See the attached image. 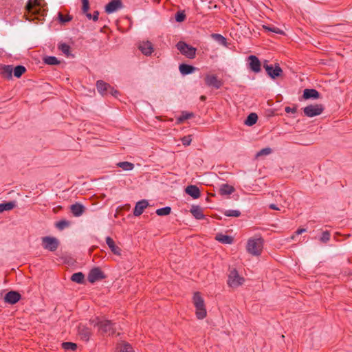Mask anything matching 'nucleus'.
I'll use <instances>...</instances> for the list:
<instances>
[{"label": "nucleus", "instance_id": "nucleus-1", "mask_svg": "<svg viewBox=\"0 0 352 352\" xmlns=\"http://www.w3.org/2000/svg\"><path fill=\"white\" fill-rule=\"evenodd\" d=\"M26 12L25 16L27 20L32 21L34 19H43L45 12L39 8L38 0H29L25 6Z\"/></svg>", "mask_w": 352, "mask_h": 352}, {"label": "nucleus", "instance_id": "nucleus-2", "mask_svg": "<svg viewBox=\"0 0 352 352\" xmlns=\"http://www.w3.org/2000/svg\"><path fill=\"white\" fill-rule=\"evenodd\" d=\"M248 253L253 256H259L263 250V239L261 237H253L248 239L246 245Z\"/></svg>", "mask_w": 352, "mask_h": 352}, {"label": "nucleus", "instance_id": "nucleus-3", "mask_svg": "<svg viewBox=\"0 0 352 352\" xmlns=\"http://www.w3.org/2000/svg\"><path fill=\"white\" fill-rule=\"evenodd\" d=\"M193 303L196 308V316L199 319H203L206 316L204 301L199 292L195 293L193 296Z\"/></svg>", "mask_w": 352, "mask_h": 352}, {"label": "nucleus", "instance_id": "nucleus-4", "mask_svg": "<svg viewBox=\"0 0 352 352\" xmlns=\"http://www.w3.org/2000/svg\"><path fill=\"white\" fill-rule=\"evenodd\" d=\"M177 50L187 58L192 59L196 55V48L186 44L185 42L179 41L177 44Z\"/></svg>", "mask_w": 352, "mask_h": 352}, {"label": "nucleus", "instance_id": "nucleus-5", "mask_svg": "<svg viewBox=\"0 0 352 352\" xmlns=\"http://www.w3.org/2000/svg\"><path fill=\"white\" fill-rule=\"evenodd\" d=\"M96 87L100 94L105 95L109 93L111 95L117 97L118 91L114 88L111 87L109 84L103 80H98L96 82Z\"/></svg>", "mask_w": 352, "mask_h": 352}, {"label": "nucleus", "instance_id": "nucleus-6", "mask_svg": "<svg viewBox=\"0 0 352 352\" xmlns=\"http://www.w3.org/2000/svg\"><path fill=\"white\" fill-rule=\"evenodd\" d=\"M324 110V107L320 104H310L303 109L306 116L311 118L320 115Z\"/></svg>", "mask_w": 352, "mask_h": 352}, {"label": "nucleus", "instance_id": "nucleus-7", "mask_svg": "<svg viewBox=\"0 0 352 352\" xmlns=\"http://www.w3.org/2000/svg\"><path fill=\"white\" fill-rule=\"evenodd\" d=\"M244 282V278L239 276L236 270H232L228 276V284L230 287H236L241 285Z\"/></svg>", "mask_w": 352, "mask_h": 352}, {"label": "nucleus", "instance_id": "nucleus-8", "mask_svg": "<svg viewBox=\"0 0 352 352\" xmlns=\"http://www.w3.org/2000/svg\"><path fill=\"white\" fill-rule=\"evenodd\" d=\"M95 326H98L100 331L102 333H107L109 335H112L115 333V328L113 327V324L111 320H103L98 321Z\"/></svg>", "mask_w": 352, "mask_h": 352}, {"label": "nucleus", "instance_id": "nucleus-9", "mask_svg": "<svg viewBox=\"0 0 352 352\" xmlns=\"http://www.w3.org/2000/svg\"><path fill=\"white\" fill-rule=\"evenodd\" d=\"M42 245L44 249L54 252L58 248V241L54 237L45 236L42 238Z\"/></svg>", "mask_w": 352, "mask_h": 352}, {"label": "nucleus", "instance_id": "nucleus-10", "mask_svg": "<svg viewBox=\"0 0 352 352\" xmlns=\"http://www.w3.org/2000/svg\"><path fill=\"white\" fill-rule=\"evenodd\" d=\"M263 67L269 76L272 79H275L276 78L280 76L283 74V70L278 65H275L274 66L272 65L264 64Z\"/></svg>", "mask_w": 352, "mask_h": 352}, {"label": "nucleus", "instance_id": "nucleus-11", "mask_svg": "<svg viewBox=\"0 0 352 352\" xmlns=\"http://www.w3.org/2000/svg\"><path fill=\"white\" fill-rule=\"evenodd\" d=\"M122 2L121 0H111L105 6V12L107 14L113 13L122 8Z\"/></svg>", "mask_w": 352, "mask_h": 352}, {"label": "nucleus", "instance_id": "nucleus-12", "mask_svg": "<svg viewBox=\"0 0 352 352\" xmlns=\"http://www.w3.org/2000/svg\"><path fill=\"white\" fill-rule=\"evenodd\" d=\"M205 82L208 87H212L215 89H219L222 85L221 80L214 75H206L205 77Z\"/></svg>", "mask_w": 352, "mask_h": 352}, {"label": "nucleus", "instance_id": "nucleus-13", "mask_svg": "<svg viewBox=\"0 0 352 352\" xmlns=\"http://www.w3.org/2000/svg\"><path fill=\"white\" fill-rule=\"evenodd\" d=\"M138 48L145 56H150L153 52V44L148 41L140 42Z\"/></svg>", "mask_w": 352, "mask_h": 352}, {"label": "nucleus", "instance_id": "nucleus-14", "mask_svg": "<svg viewBox=\"0 0 352 352\" xmlns=\"http://www.w3.org/2000/svg\"><path fill=\"white\" fill-rule=\"evenodd\" d=\"M104 278L102 272L98 267L92 269L88 275V280L90 283H94L96 280Z\"/></svg>", "mask_w": 352, "mask_h": 352}, {"label": "nucleus", "instance_id": "nucleus-15", "mask_svg": "<svg viewBox=\"0 0 352 352\" xmlns=\"http://www.w3.org/2000/svg\"><path fill=\"white\" fill-rule=\"evenodd\" d=\"M249 67L254 72H259L261 70V62L258 58L254 55H251L248 58Z\"/></svg>", "mask_w": 352, "mask_h": 352}, {"label": "nucleus", "instance_id": "nucleus-16", "mask_svg": "<svg viewBox=\"0 0 352 352\" xmlns=\"http://www.w3.org/2000/svg\"><path fill=\"white\" fill-rule=\"evenodd\" d=\"M148 206V202L146 199H142L135 204L134 210H133V214L135 217H138L141 215L145 208H147Z\"/></svg>", "mask_w": 352, "mask_h": 352}, {"label": "nucleus", "instance_id": "nucleus-17", "mask_svg": "<svg viewBox=\"0 0 352 352\" xmlns=\"http://www.w3.org/2000/svg\"><path fill=\"white\" fill-rule=\"evenodd\" d=\"M20 294L15 291H10L5 296V301L10 304H15L20 300Z\"/></svg>", "mask_w": 352, "mask_h": 352}, {"label": "nucleus", "instance_id": "nucleus-18", "mask_svg": "<svg viewBox=\"0 0 352 352\" xmlns=\"http://www.w3.org/2000/svg\"><path fill=\"white\" fill-rule=\"evenodd\" d=\"M106 243L114 254L118 256L121 255L122 250L116 245L114 241L110 236L106 238Z\"/></svg>", "mask_w": 352, "mask_h": 352}, {"label": "nucleus", "instance_id": "nucleus-19", "mask_svg": "<svg viewBox=\"0 0 352 352\" xmlns=\"http://www.w3.org/2000/svg\"><path fill=\"white\" fill-rule=\"evenodd\" d=\"M185 192L193 199H197L200 197V190L199 188L195 185L188 186L185 189Z\"/></svg>", "mask_w": 352, "mask_h": 352}, {"label": "nucleus", "instance_id": "nucleus-20", "mask_svg": "<svg viewBox=\"0 0 352 352\" xmlns=\"http://www.w3.org/2000/svg\"><path fill=\"white\" fill-rule=\"evenodd\" d=\"M91 331L89 328L80 325L78 327V335L80 338L85 341H88L91 336Z\"/></svg>", "mask_w": 352, "mask_h": 352}, {"label": "nucleus", "instance_id": "nucleus-21", "mask_svg": "<svg viewBox=\"0 0 352 352\" xmlns=\"http://www.w3.org/2000/svg\"><path fill=\"white\" fill-rule=\"evenodd\" d=\"M320 96L319 92L314 89H305L303 91V98L305 99L314 98L317 99Z\"/></svg>", "mask_w": 352, "mask_h": 352}, {"label": "nucleus", "instance_id": "nucleus-22", "mask_svg": "<svg viewBox=\"0 0 352 352\" xmlns=\"http://www.w3.org/2000/svg\"><path fill=\"white\" fill-rule=\"evenodd\" d=\"M190 212L197 219H203L205 217L202 208L199 206H192L190 208Z\"/></svg>", "mask_w": 352, "mask_h": 352}, {"label": "nucleus", "instance_id": "nucleus-23", "mask_svg": "<svg viewBox=\"0 0 352 352\" xmlns=\"http://www.w3.org/2000/svg\"><path fill=\"white\" fill-rule=\"evenodd\" d=\"M179 69L182 75H187L195 72L196 70V67L186 64H181L179 66Z\"/></svg>", "mask_w": 352, "mask_h": 352}, {"label": "nucleus", "instance_id": "nucleus-24", "mask_svg": "<svg viewBox=\"0 0 352 352\" xmlns=\"http://www.w3.org/2000/svg\"><path fill=\"white\" fill-rule=\"evenodd\" d=\"M13 68L12 65H3L1 67V75L8 79L12 76Z\"/></svg>", "mask_w": 352, "mask_h": 352}, {"label": "nucleus", "instance_id": "nucleus-25", "mask_svg": "<svg viewBox=\"0 0 352 352\" xmlns=\"http://www.w3.org/2000/svg\"><path fill=\"white\" fill-rule=\"evenodd\" d=\"M215 239L223 244H231L233 242L232 236L221 233L217 234Z\"/></svg>", "mask_w": 352, "mask_h": 352}, {"label": "nucleus", "instance_id": "nucleus-26", "mask_svg": "<svg viewBox=\"0 0 352 352\" xmlns=\"http://www.w3.org/2000/svg\"><path fill=\"white\" fill-rule=\"evenodd\" d=\"M71 211L76 217H80L84 212V206L80 204H75L71 206Z\"/></svg>", "mask_w": 352, "mask_h": 352}, {"label": "nucleus", "instance_id": "nucleus-27", "mask_svg": "<svg viewBox=\"0 0 352 352\" xmlns=\"http://www.w3.org/2000/svg\"><path fill=\"white\" fill-rule=\"evenodd\" d=\"M220 192L223 195H228L232 194L234 189L233 186L228 184H222L220 187Z\"/></svg>", "mask_w": 352, "mask_h": 352}, {"label": "nucleus", "instance_id": "nucleus-28", "mask_svg": "<svg viewBox=\"0 0 352 352\" xmlns=\"http://www.w3.org/2000/svg\"><path fill=\"white\" fill-rule=\"evenodd\" d=\"M258 120V116L255 113H251L246 120H245V124L247 126H252L254 125Z\"/></svg>", "mask_w": 352, "mask_h": 352}, {"label": "nucleus", "instance_id": "nucleus-29", "mask_svg": "<svg viewBox=\"0 0 352 352\" xmlns=\"http://www.w3.org/2000/svg\"><path fill=\"white\" fill-rule=\"evenodd\" d=\"M15 202L14 201H10V202H6L0 204V213L4 212L10 210L15 206Z\"/></svg>", "mask_w": 352, "mask_h": 352}, {"label": "nucleus", "instance_id": "nucleus-30", "mask_svg": "<svg viewBox=\"0 0 352 352\" xmlns=\"http://www.w3.org/2000/svg\"><path fill=\"white\" fill-rule=\"evenodd\" d=\"M211 37L223 46H227L226 38L219 34H212Z\"/></svg>", "mask_w": 352, "mask_h": 352}, {"label": "nucleus", "instance_id": "nucleus-31", "mask_svg": "<svg viewBox=\"0 0 352 352\" xmlns=\"http://www.w3.org/2000/svg\"><path fill=\"white\" fill-rule=\"evenodd\" d=\"M117 166L124 170H131L133 169L134 164L129 162H122L117 164Z\"/></svg>", "mask_w": 352, "mask_h": 352}, {"label": "nucleus", "instance_id": "nucleus-32", "mask_svg": "<svg viewBox=\"0 0 352 352\" xmlns=\"http://www.w3.org/2000/svg\"><path fill=\"white\" fill-rule=\"evenodd\" d=\"M118 349L119 352H134L132 346L126 342L120 344Z\"/></svg>", "mask_w": 352, "mask_h": 352}, {"label": "nucleus", "instance_id": "nucleus-33", "mask_svg": "<svg viewBox=\"0 0 352 352\" xmlns=\"http://www.w3.org/2000/svg\"><path fill=\"white\" fill-rule=\"evenodd\" d=\"M85 276L82 272H77L72 274L71 280L77 283H82L84 280Z\"/></svg>", "mask_w": 352, "mask_h": 352}, {"label": "nucleus", "instance_id": "nucleus-34", "mask_svg": "<svg viewBox=\"0 0 352 352\" xmlns=\"http://www.w3.org/2000/svg\"><path fill=\"white\" fill-rule=\"evenodd\" d=\"M223 214L226 217H239L241 212L239 210H225Z\"/></svg>", "mask_w": 352, "mask_h": 352}, {"label": "nucleus", "instance_id": "nucleus-35", "mask_svg": "<svg viewBox=\"0 0 352 352\" xmlns=\"http://www.w3.org/2000/svg\"><path fill=\"white\" fill-rule=\"evenodd\" d=\"M25 67L22 65H18L13 69L14 75L16 78L21 77L25 72Z\"/></svg>", "mask_w": 352, "mask_h": 352}, {"label": "nucleus", "instance_id": "nucleus-36", "mask_svg": "<svg viewBox=\"0 0 352 352\" xmlns=\"http://www.w3.org/2000/svg\"><path fill=\"white\" fill-rule=\"evenodd\" d=\"M263 29H265V30L268 31V32H273V33H276V34H283V31L281 30L280 29L274 26V25H264L263 26Z\"/></svg>", "mask_w": 352, "mask_h": 352}, {"label": "nucleus", "instance_id": "nucleus-37", "mask_svg": "<svg viewBox=\"0 0 352 352\" xmlns=\"http://www.w3.org/2000/svg\"><path fill=\"white\" fill-rule=\"evenodd\" d=\"M171 212V208L169 206L159 208L156 210V214L158 216H166L168 215Z\"/></svg>", "mask_w": 352, "mask_h": 352}, {"label": "nucleus", "instance_id": "nucleus-38", "mask_svg": "<svg viewBox=\"0 0 352 352\" xmlns=\"http://www.w3.org/2000/svg\"><path fill=\"white\" fill-rule=\"evenodd\" d=\"M193 116L192 113L189 112H182V115L177 118V123H182L186 120H188L189 118H191Z\"/></svg>", "mask_w": 352, "mask_h": 352}, {"label": "nucleus", "instance_id": "nucleus-39", "mask_svg": "<svg viewBox=\"0 0 352 352\" xmlns=\"http://www.w3.org/2000/svg\"><path fill=\"white\" fill-rule=\"evenodd\" d=\"M43 61L45 63L50 65H56L59 63V61L55 56H46L44 58Z\"/></svg>", "mask_w": 352, "mask_h": 352}, {"label": "nucleus", "instance_id": "nucleus-40", "mask_svg": "<svg viewBox=\"0 0 352 352\" xmlns=\"http://www.w3.org/2000/svg\"><path fill=\"white\" fill-rule=\"evenodd\" d=\"M62 346L66 351H75L77 349L76 344L70 342H63Z\"/></svg>", "mask_w": 352, "mask_h": 352}, {"label": "nucleus", "instance_id": "nucleus-41", "mask_svg": "<svg viewBox=\"0 0 352 352\" xmlns=\"http://www.w3.org/2000/svg\"><path fill=\"white\" fill-rule=\"evenodd\" d=\"M58 49L66 56H69L70 54V46L66 43H60L58 45Z\"/></svg>", "mask_w": 352, "mask_h": 352}, {"label": "nucleus", "instance_id": "nucleus-42", "mask_svg": "<svg viewBox=\"0 0 352 352\" xmlns=\"http://www.w3.org/2000/svg\"><path fill=\"white\" fill-rule=\"evenodd\" d=\"M271 153H272V149L270 148H265L261 149L260 151H258L256 154V157L258 158L259 157L263 156V155H268Z\"/></svg>", "mask_w": 352, "mask_h": 352}, {"label": "nucleus", "instance_id": "nucleus-43", "mask_svg": "<svg viewBox=\"0 0 352 352\" xmlns=\"http://www.w3.org/2000/svg\"><path fill=\"white\" fill-rule=\"evenodd\" d=\"M69 226V222L66 220H62L56 223V228L59 230H63L64 228Z\"/></svg>", "mask_w": 352, "mask_h": 352}, {"label": "nucleus", "instance_id": "nucleus-44", "mask_svg": "<svg viewBox=\"0 0 352 352\" xmlns=\"http://www.w3.org/2000/svg\"><path fill=\"white\" fill-rule=\"evenodd\" d=\"M58 20L61 23L69 22L72 20V17L69 15L64 16L60 12L58 13Z\"/></svg>", "mask_w": 352, "mask_h": 352}, {"label": "nucleus", "instance_id": "nucleus-45", "mask_svg": "<svg viewBox=\"0 0 352 352\" xmlns=\"http://www.w3.org/2000/svg\"><path fill=\"white\" fill-rule=\"evenodd\" d=\"M186 19V14L184 12H178L175 14V20L177 22H182Z\"/></svg>", "mask_w": 352, "mask_h": 352}, {"label": "nucleus", "instance_id": "nucleus-46", "mask_svg": "<svg viewBox=\"0 0 352 352\" xmlns=\"http://www.w3.org/2000/svg\"><path fill=\"white\" fill-rule=\"evenodd\" d=\"M330 239V233L328 231L323 232L320 240L323 243H327Z\"/></svg>", "mask_w": 352, "mask_h": 352}, {"label": "nucleus", "instance_id": "nucleus-47", "mask_svg": "<svg viewBox=\"0 0 352 352\" xmlns=\"http://www.w3.org/2000/svg\"><path fill=\"white\" fill-rule=\"evenodd\" d=\"M82 10L83 13L87 12L89 9V0H82Z\"/></svg>", "mask_w": 352, "mask_h": 352}, {"label": "nucleus", "instance_id": "nucleus-48", "mask_svg": "<svg viewBox=\"0 0 352 352\" xmlns=\"http://www.w3.org/2000/svg\"><path fill=\"white\" fill-rule=\"evenodd\" d=\"M191 142H192V139L190 138V135L184 136V138H182V142L183 145H184V146L190 145Z\"/></svg>", "mask_w": 352, "mask_h": 352}, {"label": "nucleus", "instance_id": "nucleus-49", "mask_svg": "<svg viewBox=\"0 0 352 352\" xmlns=\"http://www.w3.org/2000/svg\"><path fill=\"white\" fill-rule=\"evenodd\" d=\"M306 231L305 229L304 228H300L298 230H297L296 232H295V234H294L292 236V239H294L295 237L299 234H301L302 233L305 232Z\"/></svg>", "mask_w": 352, "mask_h": 352}, {"label": "nucleus", "instance_id": "nucleus-50", "mask_svg": "<svg viewBox=\"0 0 352 352\" xmlns=\"http://www.w3.org/2000/svg\"><path fill=\"white\" fill-rule=\"evenodd\" d=\"M285 111L287 113H295L296 112V107L292 108L290 107H286L285 108Z\"/></svg>", "mask_w": 352, "mask_h": 352}, {"label": "nucleus", "instance_id": "nucleus-51", "mask_svg": "<svg viewBox=\"0 0 352 352\" xmlns=\"http://www.w3.org/2000/svg\"><path fill=\"white\" fill-rule=\"evenodd\" d=\"M98 16H99V12H98V11H95V12H94V14H93V15H92V19H93L94 21H98Z\"/></svg>", "mask_w": 352, "mask_h": 352}, {"label": "nucleus", "instance_id": "nucleus-52", "mask_svg": "<svg viewBox=\"0 0 352 352\" xmlns=\"http://www.w3.org/2000/svg\"><path fill=\"white\" fill-rule=\"evenodd\" d=\"M270 208L272 209V210H278L279 208L274 204H271L270 206H269Z\"/></svg>", "mask_w": 352, "mask_h": 352}, {"label": "nucleus", "instance_id": "nucleus-53", "mask_svg": "<svg viewBox=\"0 0 352 352\" xmlns=\"http://www.w3.org/2000/svg\"><path fill=\"white\" fill-rule=\"evenodd\" d=\"M87 16V17L89 19H92V15L88 12V11L87 12L85 13Z\"/></svg>", "mask_w": 352, "mask_h": 352}, {"label": "nucleus", "instance_id": "nucleus-54", "mask_svg": "<svg viewBox=\"0 0 352 352\" xmlns=\"http://www.w3.org/2000/svg\"><path fill=\"white\" fill-rule=\"evenodd\" d=\"M201 100H206V96H201Z\"/></svg>", "mask_w": 352, "mask_h": 352}, {"label": "nucleus", "instance_id": "nucleus-55", "mask_svg": "<svg viewBox=\"0 0 352 352\" xmlns=\"http://www.w3.org/2000/svg\"><path fill=\"white\" fill-rule=\"evenodd\" d=\"M321 183L323 184H326L327 183L326 179H323L322 181H321Z\"/></svg>", "mask_w": 352, "mask_h": 352}]
</instances>
